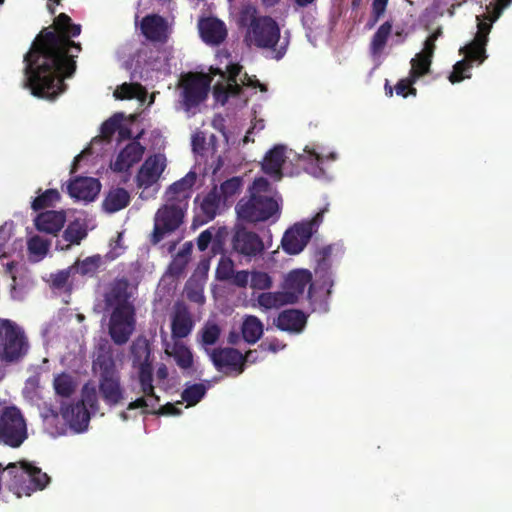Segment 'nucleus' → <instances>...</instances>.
Wrapping results in <instances>:
<instances>
[{"label": "nucleus", "mask_w": 512, "mask_h": 512, "mask_svg": "<svg viewBox=\"0 0 512 512\" xmlns=\"http://www.w3.org/2000/svg\"><path fill=\"white\" fill-rule=\"evenodd\" d=\"M53 25L55 31L43 29L24 57L27 86L34 96L48 100L65 90L64 78L74 74L75 58L82 50L80 43L71 40L80 35V24L60 13Z\"/></svg>", "instance_id": "obj_1"}, {"label": "nucleus", "mask_w": 512, "mask_h": 512, "mask_svg": "<svg viewBox=\"0 0 512 512\" xmlns=\"http://www.w3.org/2000/svg\"><path fill=\"white\" fill-rule=\"evenodd\" d=\"M239 23L247 27L245 40L251 46L270 51L277 61L286 55L290 44L288 33L281 36L280 26L271 16H258L254 7L246 6L239 13Z\"/></svg>", "instance_id": "obj_2"}, {"label": "nucleus", "mask_w": 512, "mask_h": 512, "mask_svg": "<svg viewBox=\"0 0 512 512\" xmlns=\"http://www.w3.org/2000/svg\"><path fill=\"white\" fill-rule=\"evenodd\" d=\"M130 283L125 277L116 279L105 295L107 307L112 308L108 332L116 345L126 344L135 330V307L130 300Z\"/></svg>", "instance_id": "obj_3"}, {"label": "nucleus", "mask_w": 512, "mask_h": 512, "mask_svg": "<svg viewBox=\"0 0 512 512\" xmlns=\"http://www.w3.org/2000/svg\"><path fill=\"white\" fill-rule=\"evenodd\" d=\"M4 469L8 476L5 485L17 498L31 496L50 483V477L46 473L27 461L9 463Z\"/></svg>", "instance_id": "obj_4"}, {"label": "nucleus", "mask_w": 512, "mask_h": 512, "mask_svg": "<svg viewBox=\"0 0 512 512\" xmlns=\"http://www.w3.org/2000/svg\"><path fill=\"white\" fill-rule=\"evenodd\" d=\"M93 368L99 372V393L105 404L118 405L124 399V389L113 357L109 354L99 355Z\"/></svg>", "instance_id": "obj_5"}, {"label": "nucleus", "mask_w": 512, "mask_h": 512, "mask_svg": "<svg viewBox=\"0 0 512 512\" xmlns=\"http://www.w3.org/2000/svg\"><path fill=\"white\" fill-rule=\"evenodd\" d=\"M29 350V342L22 327L10 319H0V359L17 362Z\"/></svg>", "instance_id": "obj_6"}, {"label": "nucleus", "mask_w": 512, "mask_h": 512, "mask_svg": "<svg viewBox=\"0 0 512 512\" xmlns=\"http://www.w3.org/2000/svg\"><path fill=\"white\" fill-rule=\"evenodd\" d=\"M511 2L512 0H497L494 4L492 16H476L478 30L475 38L464 48L460 49V52L466 53L470 61H478V63L481 64L487 58L486 45L488 42V35L492 28V23L500 17L503 10L507 8Z\"/></svg>", "instance_id": "obj_7"}, {"label": "nucleus", "mask_w": 512, "mask_h": 512, "mask_svg": "<svg viewBox=\"0 0 512 512\" xmlns=\"http://www.w3.org/2000/svg\"><path fill=\"white\" fill-rule=\"evenodd\" d=\"M239 220L247 223L265 222L279 213L277 201L269 195L250 194L243 197L235 206Z\"/></svg>", "instance_id": "obj_8"}, {"label": "nucleus", "mask_w": 512, "mask_h": 512, "mask_svg": "<svg viewBox=\"0 0 512 512\" xmlns=\"http://www.w3.org/2000/svg\"><path fill=\"white\" fill-rule=\"evenodd\" d=\"M327 211L328 205L321 209L310 221L296 223L289 228L282 237V249L290 255H296L303 251L313 233L322 223Z\"/></svg>", "instance_id": "obj_9"}, {"label": "nucleus", "mask_w": 512, "mask_h": 512, "mask_svg": "<svg viewBox=\"0 0 512 512\" xmlns=\"http://www.w3.org/2000/svg\"><path fill=\"white\" fill-rule=\"evenodd\" d=\"M27 437V426L21 411L15 406L3 408L0 413V442L17 448Z\"/></svg>", "instance_id": "obj_10"}, {"label": "nucleus", "mask_w": 512, "mask_h": 512, "mask_svg": "<svg viewBox=\"0 0 512 512\" xmlns=\"http://www.w3.org/2000/svg\"><path fill=\"white\" fill-rule=\"evenodd\" d=\"M230 244L231 253L247 262L261 257L265 251L262 238L240 224L235 225Z\"/></svg>", "instance_id": "obj_11"}, {"label": "nucleus", "mask_w": 512, "mask_h": 512, "mask_svg": "<svg viewBox=\"0 0 512 512\" xmlns=\"http://www.w3.org/2000/svg\"><path fill=\"white\" fill-rule=\"evenodd\" d=\"M183 217L184 212L177 204H166L159 208L154 219L151 242L158 244L167 234L178 229L182 224Z\"/></svg>", "instance_id": "obj_12"}, {"label": "nucleus", "mask_w": 512, "mask_h": 512, "mask_svg": "<svg viewBox=\"0 0 512 512\" xmlns=\"http://www.w3.org/2000/svg\"><path fill=\"white\" fill-rule=\"evenodd\" d=\"M211 79L202 73H188L181 79L182 99L187 110L198 106L207 97Z\"/></svg>", "instance_id": "obj_13"}, {"label": "nucleus", "mask_w": 512, "mask_h": 512, "mask_svg": "<svg viewBox=\"0 0 512 512\" xmlns=\"http://www.w3.org/2000/svg\"><path fill=\"white\" fill-rule=\"evenodd\" d=\"M311 281L312 274L308 270L297 269L288 273L285 279L283 292L286 294L287 300H291L289 301L290 304H294L298 301V299L303 295L307 286H309L307 297L311 303H314V295L312 292L313 285Z\"/></svg>", "instance_id": "obj_14"}, {"label": "nucleus", "mask_w": 512, "mask_h": 512, "mask_svg": "<svg viewBox=\"0 0 512 512\" xmlns=\"http://www.w3.org/2000/svg\"><path fill=\"white\" fill-rule=\"evenodd\" d=\"M213 365L219 372L230 374L235 372L237 375L244 371L245 358L243 354L235 348H216L211 353Z\"/></svg>", "instance_id": "obj_15"}, {"label": "nucleus", "mask_w": 512, "mask_h": 512, "mask_svg": "<svg viewBox=\"0 0 512 512\" xmlns=\"http://www.w3.org/2000/svg\"><path fill=\"white\" fill-rule=\"evenodd\" d=\"M194 204L198 205L196 208L195 222L197 221L202 225L215 219L223 204L218 186H213V188L203 196L197 195L194 199Z\"/></svg>", "instance_id": "obj_16"}, {"label": "nucleus", "mask_w": 512, "mask_h": 512, "mask_svg": "<svg viewBox=\"0 0 512 512\" xmlns=\"http://www.w3.org/2000/svg\"><path fill=\"white\" fill-rule=\"evenodd\" d=\"M165 168L166 158L163 154L146 158L135 178L137 187L147 189L157 183Z\"/></svg>", "instance_id": "obj_17"}, {"label": "nucleus", "mask_w": 512, "mask_h": 512, "mask_svg": "<svg viewBox=\"0 0 512 512\" xmlns=\"http://www.w3.org/2000/svg\"><path fill=\"white\" fill-rule=\"evenodd\" d=\"M140 30L143 36L151 42L165 43L168 40V22L161 15L148 14L144 16L140 23Z\"/></svg>", "instance_id": "obj_18"}, {"label": "nucleus", "mask_w": 512, "mask_h": 512, "mask_svg": "<svg viewBox=\"0 0 512 512\" xmlns=\"http://www.w3.org/2000/svg\"><path fill=\"white\" fill-rule=\"evenodd\" d=\"M69 195L76 200L94 201L101 190V183L92 177H79L68 184Z\"/></svg>", "instance_id": "obj_19"}, {"label": "nucleus", "mask_w": 512, "mask_h": 512, "mask_svg": "<svg viewBox=\"0 0 512 512\" xmlns=\"http://www.w3.org/2000/svg\"><path fill=\"white\" fill-rule=\"evenodd\" d=\"M194 321L188 306L184 302H176L171 320V333L175 339L187 337L193 330Z\"/></svg>", "instance_id": "obj_20"}, {"label": "nucleus", "mask_w": 512, "mask_h": 512, "mask_svg": "<svg viewBox=\"0 0 512 512\" xmlns=\"http://www.w3.org/2000/svg\"><path fill=\"white\" fill-rule=\"evenodd\" d=\"M145 152V147L138 141L128 143L117 155L114 162L110 167L114 172L122 173L128 172L129 169L138 163Z\"/></svg>", "instance_id": "obj_21"}, {"label": "nucleus", "mask_w": 512, "mask_h": 512, "mask_svg": "<svg viewBox=\"0 0 512 512\" xmlns=\"http://www.w3.org/2000/svg\"><path fill=\"white\" fill-rule=\"evenodd\" d=\"M199 32L202 40L209 45H219L227 37V29L223 21L215 17L203 18L199 21Z\"/></svg>", "instance_id": "obj_22"}, {"label": "nucleus", "mask_w": 512, "mask_h": 512, "mask_svg": "<svg viewBox=\"0 0 512 512\" xmlns=\"http://www.w3.org/2000/svg\"><path fill=\"white\" fill-rule=\"evenodd\" d=\"M63 419L77 432L87 429L90 421V413L84 403L76 402L61 408Z\"/></svg>", "instance_id": "obj_23"}, {"label": "nucleus", "mask_w": 512, "mask_h": 512, "mask_svg": "<svg viewBox=\"0 0 512 512\" xmlns=\"http://www.w3.org/2000/svg\"><path fill=\"white\" fill-rule=\"evenodd\" d=\"M286 147L278 144L270 149L262 162V170L265 174L280 180L283 177L282 166L286 161Z\"/></svg>", "instance_id": "obj_24"}, {"label": "nucleus", "mask_w": 512, "mask_h": 512, "mask_svg": "<svg viewBox=\"0 0 512 512\" xmlns=\"http://www.w3.org/2000/svg\"><path fill=\"white\" fill-rule=\"evenodd\" d=\"M66 213L64 211L48 210L39 213L34 222L40 232L56 235L64 226Z\"/></svg>", "instance_id": "obj_25"}, {"label": "nucleus", "mask_w": 512, "mask_h": 512, "mask_svg": "<svg viewBox=\"0 0 512 512\" xmlns=\"http://www.w3.org/2000/svg\"><path fill=\"white\" fill-rule=\"evenodd\" d=\"M306 322L307 317L302 311L289 309L278 315L275 324L282 331L299 333L304 329Z\"/></svg>", "instance_id": "obj_26"}, {"label": "nucleus", "mask_w": 512, "mask_h": 512, "mask_svg": "<svg viewBox=\"0 0 512 512\" xmlns=\"http://www.w3.org/2000/svg\"><path fill=\"white\" fill-rule=\"evenodd\" d=\"M86 226L78 220L68 224L62 234V240H58L56 247L61 250H67L72 245H79L83 239L87 237Z\"/></svg>", "instance_id": "obj_27"}, {"label": "nucleus", "mask_w": 512, "mask_h": 512, "mask_svg": "<svg viewBox=\"0 0 512 512\" xmlns=\"http://www.w3.org/2000/svg\"><path fill=\"white\" fill-rule=\"evenodd\" d=\"M320 258L318 259L315 267V275L321 281L322 287H327L326 294H331V288L334 284L331 271V262L329 257L331 255V248L325 247L320 251Z\"/></svg>", "instance_id": "obj_28"}, {"label": "nucleus", "mask_w": 512, "mask_h": 512, "mask_svg": "<svg viewBox=\"0 0 512 512\" xmlns=\"http://www.w3.org/2000/svg\"><path fill=\"white\" fill-rule=\"evenodd\" d=\"M130 203V194L124 188H113L103 201V208L109 213H115L126 208Z\"/></svg>", "instance_id": "obj_29"}, {"label": "nucleus", "mask_w": 512, "mask_h": 512, "mask_svg": "<svg viewBox=\"0 0 512 512\" xmlns=\"http://www.w3.org/2000/svg\"><path fill=\"white\" fill-rule=\"evenodd\" d=\"M131 81L136 80V73L132 72L130 76ZM147 91L145 87H143L138 82H131V83H123L114 92V96L117 99L124 100V99H143L146 97Z\"/></svg>", "instance_id": "obj_30"}, {"label": "nucleus", "mask_w": 512, "mask_h": 512, "mask_svg": "<svg viewBox=\"0 0 512 512\" xmlns=\"http://www.w3.org/2000/svg\"><path fill=\"white\" fill-rule=\"evenodd\" d=\"M243 339L249 343H256L263 335V324L256 316H247L241 327Z\"/></svg>", "instance_id": "obj_31"}, {"label": "nucleus", "mask_w": 512, "mask_h": 512, "mask_svg": "<svg viewBox=\"0 0 512 512\" xmlns=\"http://www.w3.org/2000/svg\"><path fill=\"white\" fill-rule=\"evenodd\" d=\"M197 179L194 171H189L183 178L174 182L167 190L169 199H177L181 195L186 197V193L193 187Z\"/></svg>", "instance_id": "obj_32"}, {"label": "nucleus", "mask_w": 512, "mask_h": 512, "mask_svg": "<svg viewBox=\"0 0 512 512\" xmlns=\"http://www.w3.org/2000/svg\"><path fill=\"white\" fill-rule=\"evenodd\" d=\"M103 261L99 254L86 257L83 260H77L74 266V272L79 273L81 276L94 277Z\"/></svg>", "instance_id": "obj_33"}, {"label": "nucleus", "mask_w": 512, "mask_h": 512, "mask_svg": "<svg viewBox=\"0 0 512 512\" xmlns=\"http://www.w3.org/2000/svg\"><path fill=\"white\" fill-rule=\"evenodd\" d=\"M391 32L392 23L390 21H386L379 26L370 42V51L373 55H378L384 50Z\"/></svg>", "instance_id": "obj_34"}, {"label": "nucleus", "mask_w": 512, "mask_h": 512, "mask_svg": "<svg viewBox=\"0 0 512 512\" xmlns=\"http://www.w3.org/2000/svg\"><path fill=\"white\" fill-rule=\"evenodd\" d=\"M37 193L38 196L31 202V208L34 211L53 207L54 204L61 199V195L57 189H47L44 192H41V189H38Z\"/></svg>", "instance_id": "obj_35"}, {"label": "nucleus", "mask_w": 512, "mask_h": 512, "mask_svg": "<svg viewBox=\"0 0 512 512\" xmlns=\"http://www.w3.org/2000/svg\"><path fill=\"white\" fill-rule=\"evenodd\" d=\"M76 386V382L70 374L61 373L54 377L53 388L58 396L71 397L76 390Z\"/></svg>", "instance_id": "obj_36"}, {"label": "nucleus", "mask_w": 512, "mask_h": 512, "mask_svg": "<svg viewBox=\"0 0 512 512\" xmlns=\"http://www.w3.org/2000/svg\"><path fill=\"white\" fill-rule=\"evenodd\" d=\"M139 382L141 390L146 397L154 398L159 403V397L154 393L153 373L150 363H142L139 369Z\"/></svg>", "instance_id": "obj_37"}, {"label": "nucleus", "mask_w": 512, "mask_h": 512, "mask_svg": "<svg viewBox=\"0 0 512 512\" xmlns=\"http://www.w3.org/2000/svg\"><path fill=\"white\" fill-rule=\"evenodd\" d=\"M130 350L134 363H138L140 366L142 365V363H149L151 350L149 342L146 338H136L132 342Z\"/></svg>", "instance_id": "obj_38"}, {"label": "nucleus", "mask_w": 512, "mask_h": 512, "mask_svg": "<svg viewBox=\"0 0 512 512\" xmlns=\"http://www.w3.org/2000/svg\"><path fill=\"white\" fill-rule=\"evenodd\" d=\"M410 63L411 70L409 74L411 77L419 79L430 72L432 57L419 52L411 59Z\"/></svg>", "instance_id": "obj_39"}, {"label": "nucleus", "mask_w": 512, "mask_h": 512, "mask_svg": "<svg viewBox=\"0 0 512 512\" xmlns=\"http://www.w3.org/2000/svg\"><path fill=\"white\" fill-rule=\"evenodd\" d=\"M286 294L283 291L264 292L258 297V303L265 309L279 308L283 305L290 304Z\"/></svg>", "instance_id": "obj_40"}, {"label": "nucleus", "mask_w": 512, "mask_h": 512, "mask_svg": "<svg viewBox=\"0 0 512 512\" xmlns=\"http://www.w3.org/2000/svg\"><path fill=\"white\" fill-rule=\"evenodd\" d=\"M207 387L202 383H195L187 386L181 393V398L188 406H194L199 403L206 395Z\"/></svg>", "instance_id": "obj_41"}, {"label": "nucleus", "mask_w": 512, "mask_h": 512, "mask_svg": "<svg viewBox=\"0 0 512 512\" xmlns=\"http://www.w3.org/2000/svg\"><path fill=\"white\" fill-rule=\"evenodd\" d=\"M241 187L242 179L240 177H232L224 181L220 187H218L223 204L231 201L233 197L241 191Z\"/></svg>", "instance_id": "obj_42"}, {"label": "nucleus", "mask_w": 512, "mask_h": 512, "mask_svg": "<svg viewBox=\"0 0 512 512\" xmlns=\"http://www.w3.org/2000/svg\"><path fill=\"white\" fill-rule=\"evenodd\" d=\"M172 356L181 369H190L193 365V354L184 344H175Z\"/></svg>", "instance_id": "obj_43"}, {"label": "nucleus", "mask_w": 512, "mask_h": 512, "mask_svg": "<svg viewBox=\"0 0 512 512\" xmlns=\"http://www.w3.org/2000/svg\"><path fill=\"white\" fill-rule=\"evenodd\" d=\"M221 334L220 327L213 322H207L200 331V342L205 346H212L217 343Z\"/></svg>", "instance_id": "obj_44"}, {"label": "nucleus", "mask_w": 512, "mask_h": 512, "mask_svg": "<svg viewBox=\"0 0 512 512\" xmlns=\"http://www.w3.org/2000/svg\"><path fill=\"white\" fill-rule=\"evenodd\" d=\"M474 61H470L465 54V59L458 61L453 66V71L449 76V80L451 83H458L464 80L465 78H469L470 75L465 74V72H468L470 68L472 67V63Z\"/></svg>", "instance_id": "obj_45"}, {"label": "nucleus", "mask_w": 512, "mask_h": 512, "mask_svg": "<svg viewBox=\"0 0 512 512\" xmlns=\"http://www.w3.org/2000/svg\"><path fill=\"white\" fill-rule=\"evenodd\" d=\"M74 272V266L67 269L59 270L50 275L51 287L58 290H63L69 286V279Z\"/></svg>", "instance_id": "obj_46"}, {"label": "nucleus", "mask_w": 512, "mask_h": 512, "mask_svg": "<svg viewBox=\"0 0 512 512\" xmlns=\"http://www.w3.org/2000/svg\"><path fill=\"white\" fill-rule=\"evenodd\" d=\"M123 120V114L122 113H116L113 116H111L109 119L103 122L101 125V135L104 139L110 140L111 137L114 135V133L117 131V129L120 128V124Z\"/></svg>", "instance_id": "obj_47"}, {"label": "nucleus", "mask_w": 512, "mask_h": 512, "mask_svg": "<svg viewBox=\"0 0 512 512\" xmlns=\"http://www.w3.org/2000/svg\"><path fill=\"white\" fill-rule=\"evenodd\" d=\"M250 284L253 289L267 290L272 286L271 276L263 271H252Z\"/></svg>", "instance_id": "obj_48"}, {"label": "nucleus", "mask_w": 512, "mask_h": 512, "mask_svg": "<svg viewBox=\"0 0 512 512\" xmlns=\"http://www.w3.org/2000/svg\"><path fill=\"white\" fill-rule=\"evenodd\" d=\"M185 293L186 297L189 301L203 304L205 302V297L203 294V288L196 281L188 280L185 285Z\"/></svg>", "instance_id": "obj_49"}, {"label": "nucleus", "mask_w": 512, "mask_h": 512, "mask_svg": "<svg viewBox=\"0 0 512 512\" xmlns=\"http://www.w3.org/2000/svg\"><path fill=\"white\" fill-rule=\"evenodd\" d=\"M234 274V262L230 258L222 257L216 269V277L220 281H228Z\"/></svg>", "instance_id": "obj_50"}, {"label": "nucleus", "mask_w": 512, "mask_h": 512, "mask_svg": "<svg viewBox=\"0 0 512 512\" xmlns=\"http://www.w3.org/2000/svg\"><path fill=\"white\" fill-rule=\"evenodd\" d=\"M78 402L84 403V407H89L93 411L98 410V396L95 387L85 385L82 389V399Z\"/></svg>", "instance_id": "obj_51"}, {"label": "nucleus", "mask_w": 512, "mask_h": 512, "mask_svg": "<svg viewBox=\"0 0 512 512\" xmlns=\"http://www.w3.org/2000/svg\"><path fill=\"white\" fill-rule=\"evenodd\" d=\"M416 80L417 79L411 77L410 74L408 78L400 79L395 85L397 95L403 96L404 98L408 95L416 96L417 90L413 87Z\"/></svg>", "instance_id": "obj_52"}, {"label": "nucleus", "mask_w": 512, "mask_h": 512, "mask_svg": "<svg viewBox=\"0 0 512 512\" xmlns=\"http://www.w3.org/2000/svg\"><path fill=\"white\" fill-rule=\"evenodd\" d=\"M388 0H373L372 3V17L367 23L368 28L374 27V25L380 20L386 11Z\"/></svg>", "instance_id": "obj_53"}, {"label": "nucleus", "mask_w": 512, "mask_h": 512, "mask_svg": "<svg viewBox=\"0 0 512 512\" xmlns=\"http://www.w3.org/2000/svg\"><path fill=\"white\" fill-rule=\"evenodd\" d=\"M270 188V183L266 178L260 177L253 181L250 188V194L266 195Z\"/></svg>", "instance_id": "obj_54"}, {"label": "nucleus", "mask_w": 512, "mask_h": 512, "mask_svg": "<svg viewBox=\"0 0 512 512\" xmlns=\"http://www.w3.org/2000/svg\"><path fill=\"white\" fill-rule=\"evenodd\" d=\"M28 248L34 254L43 255L47 252L48 246L47 243L43 241L40 237L35 236L29 240Z\"/></svg>", "instance_id": "obj_55"}, {"label": "nucleus", "mask_w": 512, "mask_h": 512, "mask_svg": "<svg viewBox=\"0 0 512 512\" xmlns=\"http://www.w3.org/2000/svg\"><path fill=\"white\" fill-rule=\"evenodd\" d=\"M187 264V259L183 252H178L173 262L170 265V272L174 275H180Z\"/></svg>", "instance_id": "obj_56"}, {"label": "nucleus", "mask_w": 512, "mask_h": 512, "mask_svg": "<svg viewBox=\"0 0 512 512\" xmlns=\"http://www.w3.org/2000/svg\"><path fill=\"white\" fill-rule=\"evenodd\" d=\"M144 413L158 414V415H167V416H175L181 413V410L177 408L172 403H167L161 406L158 410H148L144 411Z\"/></svg>", "instance_id": "obj_57"}, {"label": "nucleus", "mask_w": 512, "mask_h": 512, "mask_svg": "<svg viewBox=\"0 0 512 512\" xmlns=\"http://www.w3.org/2000/svg\"><path fill=\"white\" fill-rule=\"evenodd\" d=\"M211 229L212 228L202 231L197 238V247L201 252L205 251L212 241L213 234Z\"/></svg>", "instance_id": "obj_58"}, {"label": "nucleus", "mask_w": 512, "mask_h": 512, "mask_svg": "<svg viewBox=\"0 0 512 512\" xmlns=\"http://www.w3.org/2000/svg\"><path fill=\"white\" fill-rule=\"evenodd\" d=\"M249 278H251V273L245 270L241 271H234V274L232 276V282L238 287L244 288L248 285Z\"/></svg>", "instance_id": "obj_59"}, {"label": "nucleus", "mask_w": 512, "mask_h": 512, "mask_svg": "<svg viewBox=\"0 0 512 512\" xmlns=\"http://www.w3.org/2000/svg\"><path fill=\"white\" fill-rule=\"evenodd\" d=\"M213 93L217 101L225 104L229 98V90L226 85L217 83L213 88Z\"/></svg>", "instance_id": "obj_60"}, {"label": "nucleus", "mask_w": 512, "mask_h": 512, "mask_svg": "<svg viewBox=\"0 0 512 512\" xmlns=\"http://www.w3.org/2000/svg\"><path fill=\"white\" fill-rule=\"evenodd\" d=\"M225 122V118L221 114H217L212 119V126L214 129L225 135Z\"/></svg>", "instance_id": "obj_61"}, {"label": "nucleus", "mask_w": 512, "mask_h": 512, "mask_svg": "<svg viewBox=\"0 0 512 512\" xmlns=\"http://www.w3.org/2000/svg\"><path fill=\"white\" fill-rule=\"evenodd\" d=\"M134 404H136L137 408H150V410H154L158 403L155 402L154 398L146 400L145 398L140 397L134 400Z\"/></svg>", "instance_id": "obj_62"}, {"label": "nucleus", "mask_w": 512, "mask_h": 512, "mask_svg": "<svg viewBox=\"0 0 512 512\" xmlns=\"http://www.w3.org/2000/svg\"><path fill=\"white\" fill-rule=\"evenodd\" d=\"M435 43L436 42L434 40H431L429 37H427L426 40L424 41V46L421 53L433 58L436 49Z\"/></svg>", "instance_id": "obj_63"}, {"label": "nucleus", "mask_w": 512, "mask_h": 512, "mask_svg": "<svg viewBox=\"0 0 512 512\" xmlns=\"http://www.w3.org/2000/svg\"><path fill=\"white\" fill-rule=\"evenodd\" d=\"M264 351L277 352L280 347V343L277 339H273L269 342H262L259 346Z\"/></svg>", "instance_id": "obj_64"}]
</instances>
